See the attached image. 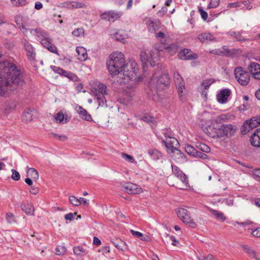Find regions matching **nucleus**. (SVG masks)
I'll list each match as a JSON object with an SVG mask.
<instances>
[{
	"label": "nucleus",
	"mask_w": 260,
	"mask_h": 260,
	"mask_svg": "<svg viewBox=\"0 0 260 260\" xmlns=\"http://www.w3.org/2000/svg\"><path fill=\"white\" fill-rule=\"evenodd\" d=\"M210 211L213 215L216 216L217 219L221 220L222 221L226 219V217L224 216L223 213L214 209H211Z\"/></svg>",
	"instance_id": "39"
},
{
	"label": "nucleus",
	"mask_w": 260,
	"mask_h": 260,
	"mask_svg": "<svg viewBox=\"0 0 260 260\" xmlns=\"http://www.w3.org/2000/svg\"><path fill=\"white\" fill-rule=\"evenodd\" d=\"M200 42L204 43L214 40L213 36L209 32H204L200 34L198 37Z\"/></svg>",
	"instance_id": "27"
},
{
	"label": "nucleus",
	"mask_w": 260,
	"mask_h": 260,
	"mask_svg": "<svg viewBox=\"0 0 260 260\" xmlns=\"http://www.w3.org/2000/svg\"><path fill=\"white\" fill-rule=\"evenodd\" d=\"M66 251V248L63 245H58L56 247L55 251V253L56 255H62Z\"/></svg>",
	"instance_id": "44"
},
{
	"label": "nucleus",
	"mask_w": 260,
	"mask_h": 260,
	"mask_svg": "<svg viewBox=\"0 0 260 260\" xmlns=\"http://www.w3.org/2000/svg\"><path fill=\"white\" fill-rule=\"evenodd\" d=\"M130 232L133 236H135L139 238L141 240H143V241L146 240L145 237L144 236H143V234L141 233H140L139 232L135 231L133 230H131L130 231Z\"/></svg>",
	"instance_id": "49"
},
{
	"label": "nucleus",
	"mask_w": 260,
	"mask_h": 260,
	"mask_svg": "<svg viewBox=\"0 0 260 260\" xmlns=\"http://www.w3.org/2000/svg\"><path fill=\"white\" fill-rule=\"evenodd\" d=\"M199 260H217L213 255L208 254L206 256H201L198 258Z\"/></svg>",
	"instance_id": "53"
},
{
	"label": "nucleus",
	"mask_w": 260,
	"mask_h": 260,
	"mask_svg": "<svg viewBox=\"0 0 260 260\" xmlns=\"http://www.w3.org/2000/svg\"><path fill=\"white\" fill-rule=\"evenodd\" d=\"M61 75L67 77L74 81H76L77 79V77L74 73L67 71L64 70H63L62 73H61Z\"/></svg>",
	"instance_id": "42"
},
{
	"label": "nucleus",
	"mask_w": 260,
	"mask_h": 260,
	"mask_svg": "<svg viewBox=\"0 0 260 260\" xmlns=\"http://www.w3.org/2000/svg\"><path fill=\"white\" fill-rule=\"evenodd\" d=\"M76 52L78 53V59L80 61H84L87 57V54L85 48L83 47H77Z\"/></svg>",
	"instance_id": "28"
},
{
	"label": "nucleus",
	"mask_w": 260,
	"mask_h": 260,
	"mask_svg": "<svg viewBox=\"0 0 260 260\" xmlns=\"http://www.w3.org/2000/svg\"><path fill=\"white\" fill-rule=\"evenodd\" d=\"M148 154L152 159L155 160L159 159L162 156L161 153L156 149H149L148 150Z\"/></svg>",
	"instance_id": "32"
},
{
	"label": "nucleus",
	"mask_w": 260,
	"mask_h": 260,
	"mask_svg": "<svg viewBox=\"0 0 260 260\" xmlns=\"http://www.w3.org/2000/svg\"><path fill=\"white\" fill-rule=\"evenodd\" d=\"M53 135L54 137L57 138L59 140L62 142L65 141L68 139V137L65 135H58L56 134H53Z\"/></svg>",
	"instance_id": "57"
},
{
	"label": "nucleus",
	"mask_w": 260,
	"mask_h": 260,
	"mask_svg": "<svg viewBox=\"0 0 260 260\" xmlns=\"http://www.w3.org/2000/svg\"><path fill=\"white\" fill-rule=\"evenodd\" d=\"M174 80L176 88H177L179 98L181 101H183L184 99L185 94L183 90L185 89V83L183 78L178 72H176L174 74Z\"/></svg>",
	"instance_id": "10"
},
{
	"label": "nucleus",
	"mask_w": 260,
	"mask_h": 260,
	"mask_svg": "<svg viewBox=\"0 0 260 260\" xmlns=\"http://www.w3.org/2000/svg\"><path fill=\"white\" fill-rule=\"evenodd\" d=\"M84 33V29L83 28H78L75 29L73 32L72 34L76 37H79Z\"/></svg>",
	"instance_id": "50"
},
{
	"label": "nucleus",
	"mask_w": 260,
	"mask_h": 260,
	"mask_svg": "<svg viewBox=\"0 0 260 260\" xmlns=\"http://www.w3.org/2000/svg\"><path fill=\"white\" fill-rule=\"evenodd\" d=\"M93 243L94 245L96 246H99L101 244V240L96 237H93Z\"/></svg>",
	"instance_id": "63"
},
{
	"label": "nucleus",
	"mask_w": 260,
	"mask_h": 260,
	"mask_svg": "<svg viewBox=\"0 0 260 260\" xmlns=\"http://www.w3.org/2000/svg\"><path fill=\"white\" fill-rule=\"evenodd\" d=\"M121 15L122 13L120 12L110 11L102 14L101 17L103 20H106L109 21H114L120 18Z\"/></svg>",
	"instance_id": "16"
},
{
	"label": "nucleus",
	"mask_w": 260,
	"mask_h": 260,
	"mask_svg": "<svg viewBox=\"0 0 260 260\" xmlns=\"http://www.w3.org/2000/svg\"><path fill=\"white\" fill-rule=\"evenodd\" d=\"M164 135L166 138H169L171 140L170 141V143L168 142L167 141H165L164 140H162V143L165 144V145L167 147H173V144L175 142L177 141V140L175 138H173L171 133L170 132H167L166 133H164Z\"/></svg>",
	"instance_id": "29"
},
{
	"label": "nucleus",
	"mask_w": 260,
	"mask_h": 260,
	"mask_svg": "<svg viewBox=\"0 0 260 260\" xmlns=\"http://www.w3.org/2000/svg\"><path fill=\"white\" fill-rule=\"evenodd\" d=\"M107 86L103 83H99L92 87L91 91L94 96V100L96 101L99 107H107V101L105 95L107 94Z\"/></svg>",
	"instance_id": "4"
},
{
	"label": "nucleus",
	"mask_w": 260,
	"mask_h": 260,
	"mask_svg": "<svg viewBox=\"0 0 260 260\" xmlns=\"http://www.w3.org/2000/svg\"><path fill=\"white\" fill-rule=\"evenodd\" d=\"M234 75L238 83L242 85L246 86L250 81V75L248 72L243 70L242 67H237L234 70Z\"/></svg>",
	"instance_id": "7"
},
{
	"label": "nucleus",
	"mask_w": 260,
	"mask_h": 260,
	"mask_svg": "<svg viewBox=\"0 0 260 260\" xmlns=\"http://www.w3.org/2000/svg\"><path fill=\"white\" fill-rule=\"evenodd\" d=\"M231 93V92L229 89L225 88L221 90L220 92L217 94L216 98L217 101L220 104L225 103Z\"/></svg>",
	"instance_id": "17"
},
{
	"label": "nucleus",
	"mask_w": 260,
	"mask_h": 260,
	"mask_svg": "<svg viewBox=\"0 0 260 260\" xmlns=\"http://www.w3.org/2000/svg\"><path fill=\"white\" fill-rule=\"evenodd\" d=\"M146 24L148 31L151 33L155 32L160 27L161 22L158 19H146Z\"/></svg>",
	"instance_id": "14"
},
{
	"label": "nucleus",
	"mask_w": 260,
	"mask_h": 260,
	"mask_svg": "<svg viewBox=\"0 0 260 260\" xmlns=\"http://www.w3.org/2000/svg\"><path fill=\"white\" fill-rule=\"evenodd\" d=\"M229 34L231 35V36L235 38L237 41L243 42L248 40V39H245L243 37H242L241 33L239 32L230 31L229 32Z\"/></svg>",
	"instance_id": "37"
},
{
	"label": "nucleus",
	"mask_w": 260,
	"mask_h": 260,
	"mask_svg": "<svg viewBox=\"0 0 260 260\" xmlns=\"http://www.w3.org/2000/svg\"><path fill=\"white\" fill-rule=\"evenodd\" d=\"M185 151L189 155L195 157L197 150L192 146L187 144L185 146Z\"/></svg>",
	"instance_id": "38"
},
{
	"label": "nucleus",
	"mask_w": 260,
	"mask_h": 260,
	"mask_svg": "<svg viewBox=\"0 0 260 260\" xmlns=\"http://www.w3.org/2000/svg\"><path fill=\"white\" fill-rule=\"evenodd\" d=\"M168 11V9L166 7H162L161 9L158 12V14L159 15H164L166 14Z\"/></svg>",
	"instance_id": "62"
},
{
	"label": "nucleus",
	"mask_w": 260,
	"mask_h": 260,
	"mask_svg": "<svg viewBox=\"0 0 260 260\" xmlns=\"http://www.w3.org/2000/svg\"><path fill=\"white\" fill-rule=\"evenodd\" d=\"M199 11L200 13L202 18L204 20H206L208 16L207 13L201 8H199Z\"/></svg>",
	"instance_id": "55"
},
{
	"label": "nucleus",
	"mask_w": 260,
	"mask_h": 260,
	"mask_svg": "<svg viewBox=\"0 0 260 260\" xmlns=\"http://www.w3.org/2000/svg\"><path fill=\"white\" fill-rule=\"evenodd\" d=\"M241 247L242 248V249L249 256H251L252 258H254L255 260H260V259L257 256V252L252 248H251L250 246H249L248 245H245V244L241 245Z\"/></svg>",
	"instance_id": "21"
},
{
	"label": "nucleus",
	"mask_w": 260,
	"mask_h": 260,
	"mask_svg": "<svg viewBox=\"0 0 260 260\" xmlns=\"http://www.w3.org/2000/svg\"><path fill=\"white\" fill-rule=\"evenodd\" d=\"M222 49L223 50L224 55L230 57L235 56L241 52L240 49L235 48L230 49L226 46H223Z\"/></svg>",
	"instance_id": "26"
},
{
	"label": "nucleus",
	"mask_w": 260,
	"mask_h": 260,
	"mask_svg": "<svg viewBox=\"0 0 260 260\" xmlns=\"http://www.w3.org/2000/svg\"><path fill=\"white\" fill-rule=\"evenodd\" d=\"M76 110L81 118L87 121H90L92 120L91 115L88 114L87 111L83 108L78 106L76 107Z\"/></svg>",
	"instance_id": "23"
},
{
	"label": "nucleus",
	"mask_w": 260,
	"mask_h": 260,
	"mask_svg": "<svg viewBox=\"0 0 260 260\" xmlns=\"http://www.w3.org/2000/svg\"><path fill=\"white\" fill-rule=\"evenodd\" d=\"M126 35L122 30H118L114 34V38L116 41H122L126 38Z\"/></svg>",
	"instance_id": "40"
},
{
	"label": "nucleus",
	"mask_w": 260,
	"mask_h": 260,
	"mask_svg": "<svg viewBox=\"0 0 260 260\" xmlns=\"http://www.w3.org/2000/svg\"><path fill=\"white\" fill-rule=\"evenodd\" d=\"M198 148L203 152L208 153L210 151V148L205 143H201L198 146Z\"/></svg>",
	"instance_id": "46"
},
{
	"label": "nucleus",
	"mask_w": 260,
	"mask_h": 260,
	"mask_svg": "<svg viewBox=\"0 0 260 260\" xmlns=\"http://www.w3.org/2000/svg\"><path fill=\"white\" fill-rule=\"evenodd\" d=\"M135 87L134 86L126 87V88L123 89L124 100H126L127 102L132 101V98L135 95Z\"/></svg>",
	"instance_id": "24"
},
{
	"label": "nucleus",
	"mask_w": 260,
	"mask_h": 260,
	"mask_svg": "<svg viewBox=\"0 0 260 260\" xmlns=\"http://www.w3.org/2000/svg\"><path fill=\"white\" fill-rule=\"evenodd\" d=\"M248 70L252 77L257 80H260V64L252 62L248 67Z\"/></svg>",
	"instance_id": "15"
},
{
	"label": "nucleus",
	"mask_w": 260,
	"mask_h": 260,
	"mask_svg": "<svg viewBox=\"0 0 260 260\" xmlns=\"http://www.w3.org/2000/svg\"><path fill=\"white\" fill-rule=\"evenodd\" d=\"M36 113L34 109H26L22 114V118L23 121L30 122L34 118V114Z\"/></svg>",
	"instance_id": "22"
},
{
	"label": "nucleus",
	"mask_w": 260,
	"mask_h": 260,
	"mask_svg": "<svg viewBox=\"0 0 260 260\" xmlns=\"http://www.w3.org/2000/svg\"><path fill=\"white\" fill-rule=\"evenodd\" d=\"M21 209L27 215H31L34 212V208L30 203L24 204L21 205Z\"/></svg>",
	"instance_id": "30"
},
{
	"label": "nucleus",
	"mask_w": 260,
	"mask_h": 260,
	"mask_svg": "<svg viewBox=\"0 0 260 260\" xmlns=\"http://www.w3.org/2000/svg\"><path fill=\"white\" fill-rule=\"evenodd\" d=\"M153 83H156L158 88H163L170 84V78L167 73H155L152 78Z\"/></svg>",
	"instance_id": "9"
},
{
	"label": "nucleus",
	"mask_w": 260,
	"mask_h": 260,
	"mask_svg": "<svg viewBox=\"0 0 260 260\" xmlns=\"http://www.w3.org/2000/svg\"><path fill=\"white\" fill-rule=\"evenodd\" d=\"M215 82V80L213 79H206L204 80L202 83V86L203 87V89H208L211 84Z\"/></svg>",
	"instance_id": "43"
},
{
	"label": "nucleus",
	"mask_w": 260,
	"mask_h": 260,
	"mask_svg": "<svg viewBox=\"0 0 260 260\" xmlns=\"http://www.w3.org/2000/svg\"><path fill=\"white\" fill-rule=\"evenodd\" d=\"M220 3L219 0H211L208 6V9H212L217 8Z\"/></svg>",
	"instance_id": "48"
},
{
	"label": "nucleus",
	"mask_w": 260,
	"mask_h": 260,
	"mask_svg": "<svg viewBox=\"0 0 260 260\" xmlns=\"http://www.w3.org/2000/svg\"><path fill=\"white\" fill-rule=\"evenodd\" d=\"M73 251L75 254L81 256L85 255L88 252L86 249H85L81 246L74 247L73 249Z\"/></svg>",
	"instance_id": "35"
},
{
	"label": "nucleus",
	"mask_w": 260,
	"mask_h": 260,
	"mask_svg": "<svg viewBox=\"0 0 260 260\" xmlns=\"http://www.w3.org/2000/svg\"><path fill=\"white\" fill-rule=\"evenodd\" d=\"M250 142L254 147H260V128L256 129L252 134Z\"/></svg>",
	"instance_id": "20"
},
{
	"label": "nucleus",
	"mask_w": 260,
	"mask_h": 260,
	"mask_svg": "<svg viewBox=\"0 0 260 260\" xmlns=\"http://www.w3.org/2000/svg\"><path fill=\"white\" fill-rule=\"evenodd\" d=\"M122 187V189L128 194H138L142 190L140 186L131 182L126 183Z\"/></svg>",
	"instance_id": "13"
},
{
	"label": "nucleus",
	"mask_w": 260,
	"mask_h": 260,
	"mask_svg": "<svg viewBox=\"0 0 260 260\" xmlns=\"http://www.w3.org/2000/svg\"><path fill=\"white\" fill-rule=\"evenodd\" d=\"M12 175L11 177L12 179L15 181H18L20 179V176L18 172L14 169L12 170Z\"/></svg>",
	"instance_id": "51"
},
{
	"label": "nucleus",
	"mask_w": 260,
	"mask_h": 260,
	"mask_svg": "<svg viewBox=\"0 0 260 260\" xmlns=\"http://www.w3.org/2000/svg\"><path fill=\"white\" fill-rule=\"evenodd\" d=\"M70 202L75 206H78L82 204V202L80 201V198L77 199L75 196H70L69 198Z\"/></svg>",
	"instance_id": "45"
},
{
	"label": "nucleus",
	"mask_w": 260,
	"mask_h": 260,
	"mask_svg": "<svg viewBox=\"0 0 260 260\" xmlns=\"http://www.w3.org/2000/svg\"><path fill=\"white\" fill-rule=\"evenodd\" d=\"M107 66L112 76L118 75L117 82L119 84H125L132 81L138 71L137 63L132 61L126 63L124 54L119 52H115L110 55Z\"/></svg>",
	"instance_id": "1"
},
{
	"label": "nucleus",
	"mask_w": 260,
	"mask_h": 260,
	"mask_svg": "<svg viewBox=\"0 0 260 260\" xmlns=\"http://www.w3.org/2000/svg\"><path fill=\"white\" fill-rule=\"evenodd\" d=\"M21 42L23 45L24 49L26 52V55L28 60L30 61L35 60L36 55L35 48L27 40L25 39H22Z\"/></svg>",
	"instance_id": "11"
},
{
	"label": "nucleus",
	"mask_w": 260,
	"mask_h": 260,
	"mask_svg": "<svg viewBox=\"0 0 260 260\" xmlns=\"http://www.w3.org/2000/svg\"><path fill=\"white\" fill-rule=\"evenodd\" d=\"M140 57L144 67L147 65L148 61H149L150 66L152 67H154L158 60V57L156 56H154L153 53H150V58H149L148 54L145 51H141L140 54Z\"/></svg>",
	"instance_id": "12"
},
{
	"label": "nucleus",
	"mask_w": 260,
	"mask_h": 260,
	"mask_svg": "<svg viewBox=\"0 0 260 260\" xmlns=\"http://www.w3.org/2000/svg\"><path fill=\"white\" fill-rule=\"evenodd\" d=\"M39 189L38 187H35V186H31V188L30 189V192L34 194H36L39 192Z\"/></svg>",
	"instance_id": "59"
},
{
	"label": "nucleus",
	"mask_w": 260,
	"mask_h": 260,
	"mask_svg": "<svg viewBox=\"0 0 260 260\" xmlns=\"http://www.w3.org/2000/svg\"><path fill=\"white\" fill-rule=\"evenodd\" d=\"M178 218L181 220L183 222L188 225L191 228H196L197 226V223L191 219L189 212L187 209L180 208L176 211Z\"/></svg>",
	"instance_id": "8"
},
{
	"label": "nucleus",
	"mask_w": 260,
	"mask_h": 260,
	"mask_svg": "<svg viewBox=\"0 0 260 260\" xmlns=\"http://www.w3.org/2000/svg\"><path fill=\"white\" fill-rule=\"evenodd\" d=\"M54 119L56 121L63 124L68 122L69 121L67 118H64V115L61 112L58 113L54 117Z\"/></svg>",
	"instance_id": "41"
},
{
	"label": "nucleus",
	"mask_w": 260,
	"mask_h": 260,
	"mask_svg": "<svg viewBox=\"0 0 260 260\" xmlns=\"http://www.w3.org/2000/svg\"><path fill=\"white\" fill-rule=\"evenodd\" d=\"M30 32L36 35L41 45L49 51L58 54L57 47L52 43L49 34L40 28L29 29Z\"/></svg>",
	"instance_id": "3"
},
{
	"label": "nucleus",
	"mask_w": 260,
	"mask_h": 260,
	"mask_svg": "<svg viewBox=\"0 0 260 260\" xmlns=\"http://www.w3.org/2000/svg\"><path fill=\"white\" fill-rule=\"evenodd\" d=\"M195 157L201 158L203 159H207L209 158V157L207 154L198 151L196 154Z\"/></svg>",
	"instance_id": "54"
},
{
	"label": "nucleus",
	"mask_w": 260,
	"mask_h": 260,
	"mask_svg": "<svg viewBox=\"0 0 260 260\" xmlns=\"http://www.w3.org/2000/svg\"><path fill=\"white\" fill-rule=\"evenodd\" d=\"M171 168L173 174L179 179V181L176 182L175 186L180 189H188L189 185L185 174L176 166L171 165ZM172 186L175 185L172 184Z\"/></svg>",
	"instance_id": "5"
},
{
	"label": "nucleus",
	"mask_w": 260,
	"mask_h": 260,
	"mask_svg": "<svg viewBox=\"0 0 260 260\" xmlns=\"http://www.w3.org/2000/svg\"><path fill=\"white\" fill-rule=\"evenodd\" d=\"M22 72L13 63L0 62V95L6 96L9 91L20 88L24 84Z\"/></svg>",
	"instance_id": "2"
},
{
	"label": "nucleus",
	"mask_w": 260,
	"mask_h": 260,
	"mask_svg": "<svg viewBox=\"0 0 260 260\" xmlns=\"http://www.w3.org/2000/svg\"><path fill=\"white\" fill-rule=\"evenodd\" d=\"M178 57L182 60H192L197 58V54H192L189 50L184 49L178 53Z\"/></svg>",
	"instance_id": "18"
},
{
	"label": "nucleus",
	"mask_w": 260,
	"mask_h": 260,
	"mask_svg": "<svg viewBox=\"0 0 260 260\" xmlns=\"http://www.w3.org/2000/svg\"><path fill=\"white\" fill-rule=\"evenodd\" d=\"M155 37L158 41H159L161 44L164 45L169 44V36L164 34L161 31H159L155 34Z\"/></svg>",
	"instance_id": "25"
},
{
	"label": "nucleus",
	"mask_w": 260,
	"mask_h": 260,
	"mask_svg": "<svg viewBox=\"0 0 260 260\" xmlns=\"http://www.w3.org/2000/svg\"><path fill=\"white\" fill-rule=\"evenodd\" d=\"M252 234L254 237H260V227L253 230L252 232Z\"/></svg>",
	"instance_id": "58"
},
{
	"label": "nucleus",
	"mask_w": 260,
	"mask_h": 260,
	"mask_svg": "<svg viewBox=\"0 0 260 260\" xmlns=\"http://www.w3.org/2000/svg\"><path fill=\"white\" fill-rule=\"evenodd\" d=\"M175 159L179 163H183L187 161L185 154L179 150H176L175 154Z\"/></svg>",
	"instance_id": "31"
},
{
	"label": "nucleus",
	"mask_w": 260,
	"mask_h": 260,
	"mask_svg": "<svg viewBox=\"0 0 260 260\" xmlns=\"http://www.w3.org/2000/svg\"><path fill=\"white\" fill-rule=\"evenodd\" d=\"M13 217H14V215L12 213H7L6 218L9 222H10L11 221V220L13 219Z\"/></svg>",
	"instance_id": "64"
},
{
	"label": "nucleus",
	"mask_w": 260,
	"mask_h": 260,
	"mask_svg": "<svg viewBox=\"0 0 260 260\" xmlns=\"http://www.w3.org/2000/svg\"><path fill=\"white\" fill-rule=\"evenodd\" d=\"M252 121H256V124L258 126L260 125V116H256L251 118Z\"/></svg>",
	"instance_id": "61"
},
{
	"label": "nucleus",
	"mask_w": 260,
	"mask_h": 260,
	"mask_svg": "<svg viewBox=\"0 0 260 260\" xmlns=\"http://www.w3.org/2000/svg\"><path fill=\"white\" fill-rule=\"evenodd\" d=\"M236 132L235 126L232 124H222L213 132H206L207 135L212 138H220L223 136L231 137Z\"/></svg>",
	"instance_id": "6"
},
{
	"label": "nucleus",
	"mask_w": 260,
	"mask_h": 260,
	"mask_svg": "<svg viewBox=\"0 0 260 260\" xmlns=\"http://www.w3.org/2000/svg\"><path fill=\"white\" fill-rule=\"evenodd\" d=\"M257 126L258 125L256 124V121H252L251 118L250 120H247L243 123L241 133L243 135H245Z\"/></svg>",
	"instance_id": "19"
},
{
	"label": "nucleus",
	"mask_w": 260,
	"mask_h": 260,
	"mask_svg": "<svg viewBox=\"0 0 260 260\" xmlns=\"http://www.w3.org/2000/svg\"><path fill=\"white\" fill-rule=\"evenodd\" d=\"M64 218L67 220L72 221L74 219V214L72 213H68L65 215Z\"/></svg>",
	"instance_id": "60"
},
{
	"label": "nucleus",
	"mask_w": 260,
	"mask_h": 260,
	"mask_svg": "<svg viewBox=\"0 0 260 260\" xmlns=\"http://www.w3.org/2000/svg\"><path fill=\"white\" fill-rule=\"evenodd\" d=\"M52 70L56 73L61 75L63 69L56 66H51Z\"/></svg>",
	"instance_id": "56"
},
{
	"label": "nucleus",
	"mask_w": 260,
	"mask_h": 260,
	"mask_svg": "<svg viewBox=\"0 0 260 260\" xmlns=\"http://www.w3.org/2000/svg\"><path fill=\"white\" fill-rule=\"evenodd\" d=\"M16 6H22L25 5V0H10Z\"/></svg>",
	"instance_id": "52"
},
{
	"label": "nucleus",
	"mask_w": 260,
	"mask_h": 260,
	"mask_svg": "<svg viewBox=\"0 0 260 260\" xmlns=\"http://www.w3.org/2000/svg\"><path fill=\"white\" fill-rule=\"evenodd\" d=\"M121 156L123 159H124L125 160H126V161H127L129 162L133 163V162H136L135 159L131 155L127 154L125 153H122Z\"/></svg>",
	"instance_id": "47"
},
{
	"label": "nucleus",
	"mask_w": 260,
	"mask_h": 260,
	"mask_svg": "<svg viewBox=\"0 0 260 260\" xmlns=\"http://www.w3.org/2000/svg\"><path fill=\"white\" fill-rule=\"evenodd\" d=\"M86 7L85 5L79 2H72L67 4V7L70 9H75L78 8H83Z\"/></svg>",
	"instance_id": "36"
},
{
	"label": "nucleus",
	"mask_w": 260,
	"mask_h": 260,
	"mask_svg": "<svg viewBox=\"0 0 260 260\" xmlns=\"http://www.w3.org/2000/svg\"><path fill=\"white\" fill-rule=\"evenodd\" d=\"M113 245L118 249L124 250L126 246L125 243L120 239H116L111 241Z\"/></svg>",
	"instance_id": "34"
},
{
	"label": "nucleus",
	"mask_w": 260,
	"mask_h": 260,
	"mask_svg": "<svg viewBox=\"0 0 260 260\" xmlns=\"http://www.w3.org/2000/svg\"><path fill=\"white\" fill-rule=\"evenodd\" d=\"M26 175L35 180H37L39 178V173L36 169L33 168H28Z\"/></svg>",
	"instance_id": "33"
}]
</instances>
